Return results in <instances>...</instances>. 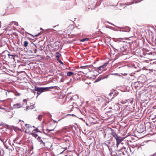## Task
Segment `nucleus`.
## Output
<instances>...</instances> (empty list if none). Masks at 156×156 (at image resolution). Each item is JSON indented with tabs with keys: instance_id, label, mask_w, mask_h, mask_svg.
<instances>
[{
	"instance_id": "obj_19",
	"label": "nucleus",
	"mask_w": 156,
	"mask_h": 156,
	"mask_svg": "<svg viewBox=\"0 0 156 156\" xmlns=\"http://www.w3.org/2000/svg\"><path fill=\"white\" fill-rule=\"evenodd\" d=\"M83 74H84V73H83V72L81 71L77 73V75H78L79 76H80V75H82Z\"/></svg>"
},
{
	"instance_id": "obj_34",
	"label": "nucleus",
	"mask_w": 156,
	"mask_h": 156,
	"mask_svg": "<svg viewBox=\"0 0 156 156\" xmlns=\"http://www.w3.org/2000/svg\"><path fill=\"white\" fill-rule=\"evenodd\" d=\"M87 67L86 66H80V68H85V67Z\"/></svg>"
},
{
	"instance_id": "obj_53",
	"label": "nucleus",
	"mask_w": 156,
	"mask_h": 156,
	"mask_svg": "<svg viewBox=\"0 0 156 156\" xmlns=\"http://www.w3.org/2000/svg\"><path fill=\"white\" fill-rule=\"evenodd\" d=\"M55 122H56V123H57V122H56L55 121Z\"/></svg>"
},
{
	"instance_id": "obj_20",
	"label": "nucleus",
	"mask_w": 156,
	"mask_h": 156,
	"mask_svg": "<svg viewBox=\"0 0 156 156\" xmlns=\"http://www.w3.org/2000/svg\"><path fill=\"white\" fill-rule=\"evenodd\" d=\"M28 44V42L27 41H25L24 42V46L25 47H26L27 46Z\"/></svg>"
},
{
	"instance_id": "obj_32",
	"label": "nucleus",
	"mask_w": 156,
	"mask_h": 156,
	"mask_svg": "<svg viewBox=\"0 0 156 156\" xmlns=\"http://www.w3.org/2000/svg\"><path fill=\"white\" fill-rule=\"evenodd\" d=\"M150 156H156V152Z\"/></svg>"
},
{
	"instance_id": "obj_52",
	"label": "nucleus",
	"mask_w": 156,
	"mask_h": 156,
	"mask_svg": "<svg viewBox=\"0 0 156 156\" xmlns=\"http://www.w3.org/2000/svg\"><path fill=\"white\" fill-rule=\"evenodd\" d=\"M55 31H59V30H55Z\"/></svg>"
},
{
	"instance_id": "obj_33",
	"label": "nucleus",
	"mask_w": 156,
	"mask_h": 156,
	"mask_svg": "<svg viewBox=\"0 0 156 156\" xmlns=\"http://www.w3.org/2000/svg\"><path fill=\"white\" fill-rule=\"evenodd\" d=\"M58 61L62 65L63 64V63L60 60H58Z\"/></svg>"
},
{
	"instance_id": "obj_22",
	"label": "nucleus",
	"mask_w": 156,
	"mask_h": 156,
	"mask_svg": "<svg viewBox=\"0 0 156 156\" xmlns=\"http://www.w3.org/2000/svg\"><path fill=\"white\" fill-rule=\"evenodd\" d=\"M28 126L27 127L26 129V130H27L28 129L30 128V127H31V128L32 127L31 126H29V125H28L27 124H25V126Z\"/></svg>"
},
{
	"instance_id": "obj_16",
	"label": "nucleus",
	"mask_w": 156,
	"mask_h": 156,
	"mask_svg": "<svg viewBox=\"0 0 156 156\" xmlns=\"http://www.w3.org/2000/svg\"><path fill=\"white\" fill-rule=\"evenodd\" d=\"M34 131H35L36 133H41V132L37 128H36L35 129H34L32 131V132H34Z\"/></svg>"
},
{
	"instance_id": "obj_35",
	"label": "nucleus",
	"mask_w": 156,
	"mask_h": 156,
	"mask_svg": "<svg viewBox=\"0 0 156 156\" xmlns=\"http://www.w3.org/2000/svg\"><path fill=\"white\" fill-rule=\"evenodd\" d=\"M112 94H113V92L110 93L109 94V95L111 96H112Z\"/></svg>"
},
{
	"instance_id": "obj_55",
	"label": "nucleus",
	"mask_w": 156,
	"mask_h": 156,
	"mask_svg": "<svg viewBox=\"0 0 156 156\" xmlns=\"http://www.w3.org/2000/svg\"><path fill=\"white\" fill-rule=\"evenodd\" d=\"M65 156H67V155H65Z\"/></svg>"
},
{
	"instance_id": "obj_26",
	"label": "nucleus",
	"mask_w": 156,
	"mask_h": 156,
	"mask_svg": "<svg viewBox=\"0 0 156 156\" xmlns=\"http://www.w3.org/2000/svg\"><path fill=\"white\" fill-rule=\"evenodd\" d=\"M88 40V38H84V39H82L81 40V41H82V42H84V41H87Z\"/></svg>"
},
{
	"instance_id": "obj_57",
	"label": "nucleus",
	"mask_w": 156,
	"mask_h": 156,
	"mask_svg": "<svg viewBox=\"0 0 156 156\" xmlns=\"http://www.w3.org/2000/svg\"><path fill=\"white\" fill-rule=\"evenodd\" d=\"M1 27V26H0V27Z\"/></svg>"
},
{
	"instance_id": "obj_43",
	"label": "nucleus",
	"mask_w": 156,
	"mask_h": 156,
	"mask_svg": "<svg viewBox=\"0 0 156 156\" xmlns=\"http://www.w3.org/2000/svg\"><path fill=\"white\" fill-rule=\"evenodd\" d=\"M64 151H63L62 152L60 153V154H62V153H63V152Z\"/></svg>"
},
{
	"instance_id": "obj_51",
	"label": "nucleus",
	"mask_w": 156,
	"mask_h": 156,
	"mask_svg": "<svg viewBox=\"0 0 156 156\" xmlns=\"http://www.w3.org/2000/svg\"><path fill=\"white\" fill-rule=\"evenodd\" d=\"M60 120H61V119H59V120H58V121H60Z\"/></svg>"
},
{
	"instance_id": "obj_8",
	"label": "nucleus",
	"mask_w": 156,
	"mask_h": 156,
	"mask_svg": "<svg viewBox=\"0 0 156 156\" xmlns=\"http://www.w3.org/2000/svg\"><path fill=\"white\" fill-rule=\"evenodd\" d=\"M37 140L40 142V144H42L43 145V146H45V142H44L41 139V138L40 137L38 136L37 138Z\"/></svg>"
},
{
	"instance_id": "obj_49",
	"label": "nucleus",
	"mask_w": 156,
	"mask_h": 156,
	"mask_svg": "<svg viewBox=\"0 0 156 156\" xmlns=\"http://www.w3.org/2000/svg\"><path fill=\"white\" fill-rule=\"evenodd\" d=\"M109 109H112V108H111V107H109Z\"/></svg>"
},
{
	"instance_id": "obj_13",
	"label": "nucleus",
	"mask_w": 156,
	"mask_h": 156,
	"mask_svg": "<svg viewBox=\"0 0 156 156\" xmlns=\"http://www.w3.org/2000/svg\"><path fill=\"white\" fill-rule=\"evenodd\" d=\"M74 74V73L71 72H67V75L68 76H71Z\"/></svg>"
},
{
	"instance_id": "obj_41",
	"label": "nucleus",
	"mask_w": 156,
	"mask_h": 156,
	"mask_svg": "<svg viewBox=\"0 0 156 156\" xmlns=\"http://www.w3.org/2000/svg\"><path fill=\"white\" fill-rule=\"evenodd\" d=\"M36 91H34V94H35L36 93Z\"/></svg>"
},
{
	"instance_id": "obj_44",
	"label": "nucleus",
	"mask_w": 156,
	"mask_h": 156,
	"mask_svg": "<svg viewBox=\"0 0 156 156\" xmlns=\"http://www.w3.org/2000/svg\"><path fill=\"white\" fill-rule=\"evenodd\" d=\"M104 144L106 146H108L107 144L106 143H105Z\"/></svg>"
},
{
	"instance_id": "obj_37",
	"label": "nucleus",
	"mask_w": 156,
	"mask_h": 156,
	"mask_svg": "<svg viewBox=\"0 0 156 156\" xmlns=\"http://www.w3.org/2000/svg\"><path fill=\"white\" fill-rule=\"evenodd\" d=\"M5 139H3V140H1V141H2V142H3V143H4V142H6V140L5 141Z\"/></svg>"
},
{
	"instance_id": "obj_42",
	"label": "nucleus",
	"mask_w": 156,
	"mask_h": 156,
	"mask_svg": "<svg viewBox=\"0 0 156 156\" xmlns=\"http://www.w3.org/2000/svg\"><path fill=\"white\" fill-rule=\"evenodd\" d=\"M60 76H62L63 74L62 73H60L59 74Z\"/></svg>"
},
{
	"instance_id": "obj_18",
	"label": "nucleus",
	"mask_w": 156,
	"mask_h": 156,
	"mask_svg": "<svg viewBox=\"0 0 156 156\" xmlns=\"http://www.w3.org/2000/svg\"><path fill=\"white\" fill-rule=\"evenodd\" d=\"M60 55H61L59 53L57 52L56 53V57L57 59L59 58Z\"/></svg>"
},
{
	"instance_id": "obj_39",
	"label": "nucleus",
	"mask_w": 156,
	"mask_h": 156,
	"mask_svg": "<svg viewBox=\"0 0 156 156\" xmlns=\"http://www.w3.org/2000/svg\"><path fill=\"white\" fill-rule=\"evenodd\" d=\"M34 50V53H36V52H37V49H36V48H35V49Z\"/></svg>"
},
{
	"instance_id": "obj_28",
	"label": "nucleus",
	"mask_w": 156,
	"mask_h": 156,
	"mask_svg": "<svg viewBox=\"0 0 156 156\" xmlns=\"http://www.w3.org/2000/svg\"><path fill=\"white\" fill-rule=\"evenodd\" d=\"M127 101L131 104H132L133 103V100H131L130 99H128L127 100Z\"/></svg>"
},
{
	"instance_id": "obj_12",
	"label": "nucleus",
	"mask_w": 156,
	"mask_h": 156,
	"mask_svg": "<svg viewBox=\"0 0 156 156\" xmlns=\"http://www.w3.org/2000/svg\"><path fill=\"white\" fill-rule=\"evenodd\" d=\"M123 29H124V31L129 32L130 30V28L128 27H123Z\"/></svg>"
},
{
	"instance_id": "obj_11",
	"label": "nucleus",
	"mask_w": 156,
	"mask_h": 156,
	"mask_svg": "<svg viewBox=\"0 0 156 156\" xmlns=\"http://www.w3.org/2000/svg\"><path fill=\"white\" fill-rule=\"evenodd\" d=\"M30 134L35 137V138L37 139V138L39 136L38 134H37L35 132H32L30 133Z\"/></svg>"
},
{
	"instance_id": "obj_38",
	"label": "nucleus",
	"mask_w": 156,
	"mask_h": 156,
	"mask_svg": "<svg viewBox=\"0 0 156 156\" xmlns=\"http://www.w3.org/2000/svg\"><path fill=\"white\" fill-rule=\"evenodd\" d=\"M118 154V153L117 152V153H115V154H113V155H114V156H117V155Z\"/></svg>"
},
{
	"instance_id": "obj_14",
	"label": "nucleus",
	"mask_w": 156,
	"mask_h": 156,
	"mask_svg": "<svg viewBox=\"0 0 156 156\" xmlns=\"http://www.w3.org/2000/svg\"><path fill=\"white\" fill-rule=\"evenodd\" d=\"M118 154L117 156H123L124 155V153L123 151L120 152H118Z\"/></svg>"
},
{
	"instance_id": "obj_1",
	"label": "nucleus",
	"mask_w": 156,
	"mask_h": 156,
	"mask_svg": "<svg viewBox=\"0 0 156 156\" xmlns=\"http://www.w3.org/2000/svg\"><path fill=\"white\" fill-rule=\"evenodd\" d=\"M53 88V87H35L34 89V90L36 91L37 94V97L40 95L44 91H47L50 89H52Z\"/></svg>"
},
{
	"instance_id": "obj_56",
	"label": "nucleus",
	"mask_w": 156,
	"mask_h": 156,
	"mask_svg": "<svg viewBox=\"0 0 156 156\" xmlns=\"http://www.w3.org/2000/svg\"><path fill=\"white\" fill-rule=\"evenodd\" d=\"M122 43H124V42H122Z\"/></svg>"
},
{
	"instance_id": "obj_40",
	"label": "nucleus",
	"mask_w": 156,
	"mask_h": 156,
	"mask_svg": "<svg viewBox=\"0 0 156 156\" xmlns=\"http://www.w3.org/2000/svg\"><path fill=\"white\" fill-rule=\"evenodd\" d=\"M23 101L24 102H26V104H27V101H26V99L23 100Z\"/></svg>"
},
{
	"instance_id": "obj_21",
	"label": "nucleus",
	"mask_w": 156,
	"mask_h": 156,
	"mask_svg": "<svg viewBox=\"0 0 156 156\" xmlns=\"http://www.w3.org/2000/svg\"><path fill=\"white\" fill-rule=\"evenodd\" d=\"M42 115H39L38 117V119L40 120V121H41L42 119Z\"/></svg>"
},
{
	"instance_id": "obj_48",
	"label": "nucleus",
	"mask_w": 156,
	"mask_h": 156,
	"mask_svg": "<svg viewBox=\"0 0 156 156\" xmlns=\"http://www.w3.org/2000/svg\"><path fill=\"white\" fill-rule=\"evenodd\" d=\"M124 38H121L122 40H123V39H124Z\"/></svg>"
},
{
	"instance_id": "obj_5",
	"label": "nucleus",
	"mask_w": 156,
	"mask_h": 156,
	"mask_svg": "<svg viewBox=\"0 0 156 156\" xmlns=\"http://www.w3.org/2000/svg\"><path fill=\"white\" fill-rule=\"evenodd\" d=\"M116 151L118 152H122V151H123L124 153V155L126 153L127 154L128 153V151H127V150H126V148L125 147H122L121 148V149L119 150H117Z\"/></svg>"
},
{
	"instance_id": "obj_10",
	"label": "nucleus",
	"mask_w": 156,
	"mask_h": 156,
	"mask_svg": "<svg viewBox=\"0 0 156 156\" xmlns=\"http://www.w3.org/2000/svg\"><path fill=\"white\" fill-rule=\"evenodd\" d=\"M13 106L14 108H19L22 107V105L19 103H17L14 105Z\"/></svg>"
},
{
	"instance_id": "obj_25",
	"label": "nucleus",
	"mask_w": 156,
	"mask_h": 156,
	"mask_svg": "<svg viewBox=\"0 0 156 156\" xmlns=\"http://www.w3.org/2000/svg\"><path fill=\"white\" fill-rule=\"evenodd\" d=\"M55 128H54L53 129H46V131L47 133H49L50 131H54V130Z\"/></svg>"
},
{
	"instance_id": "obj_29",
	"label": "nucleus",
	"mask_w": 156,
	"mask_h": 156,
	"mask_svg": "<svg viewBox=\"0 0 156 156\" xmlns=\"http://www.w3.org/2000/svg\"><path fill=\"white\" fill-rule=\"evenodd\" d=\"M5 94L6 95H7L8 94H9L10 93V92L8 90H7V91L5 90Z\"/></svg>"
},
{
	"instance_id": "obj_6",
	"label": "nucleus",
	"mask_w": 156,
	"mask_h": 156,
	"mask_svg": "<svg viewBox=\"0 0 156 156\" xmlns=\"http://www.w3.org/2000/svg\"><path fill=\"white\" fill-rule=\"evenodd\" d=\"M137 131L140 133H142L144 131L143 126L142 125L138 126L137 128Z\"/></svg>"
},
{
	"instance_id": "obj_4",
	"label": "nucleus",
	"mask_w": 156,
	"mask_h": 156,
	"mask_svg": "<svg viewBox=\"0 0 156 156\" xmlns=\"http://www.w3.org/2000/svg\"><path fill=\"white\" fill-rule=\"evenodd\" d=\"M124 138H122V137L119 136L116 140V146L117 147L119 144L123 140Z\"/></svg>"
},
{
	"instance_id": "obj_17",
	"label": "nucleus",
	"mask_w": 156,
	"mask_h": 156,
	"mask_svg": "<svg viewBox=\"0 0 156 156\" xmlns=\"http://www.w3.org/2000/svg\"><path fill=\"white\" fill-rule=\"evenodd\" d=\"M112 74H109L107 75L103 76H102L101 77V79H105V78H107L108 77V76H109V75H112Z\"/></svg>"
},
{
	"instance_id": "obj_50",
	"label": "nucleus",
	"mask_w": 156,
	"mask_h": 156,
	"mask_svg": "<svg viewBox=\"0 0 156 156\" xmlns=\"http://www.w3.org/2000/svg\"><path fill=\"white\" fill-rule=\"evenodd\" d=\"M108 144H110V142H108Z\"/></svg>"
},
{
	"instance_id": "obj_23",
	"label": "nucleus",
	"mask_w": 156,
	"mask_h": 156,
	"mask_svg": "<svg viewBox=\"0 0 156 156\" xmlns=\"http://www.w3.org/2000/svg\"><path fill=\"white\" fill-rule=\"evenodd\" d=\"M14 94L16 96H20V94L17 91L15 92Z\"/></svg>"
},
{
	"instance_id": "obj_45",
	"label": "nucleus",
	"mask_w": 156,
	"mask_h": 156,
	"mask_svg": "<svg viewBox=\"0 0 156 156\" xmlns=\"http://www.w3.org/2000/svg\"><path fill=\"white\" fill-rule=\"evenodd\" d=\"M64 148L66 150L67 149V148L66 147H65Z\"/></svg>"
},
{
	"instance_id": "obj_36",
	"label": "nucleus",
	"mask_w": 156,
	"mask_h": 156,
	"mask_svg": "<svg viewBox=\"0 0 156 156\" xmlns=\"http://www.w3.org/2000/svg\"><path fill=\"white\" fill-rule=\"evenodd\" d=\"M122 74L124 76L127 75L128 74L127 73H122Z\"/></svg>"
},
{
	"instance_id": "obj_24",
	"label": "nucleus",
	"mask_w": 156,
	"mask_h": 156,
	"mask_svg": "<svg viewBox=\"0 0 156 156\" xmlns=\"http://www.w3.org/2000/svg\"><path fill=\"white\" fill-rule=\"evenodd\" d=\"M102 79H101V77H99L97 78L95 80V82H97L100 81Z\"/></svg>"
},
{
	"instance_id": "obj_54",
	"label": "nucleus",
	"mask_w": 156,
	"mask_h": 156,
	"mask_svg": "<svg viewBox=\"0 0 156 156\" xmlns=\"http://www.w3.org/2000/svg\"><path fill=\"white\" fill-rule=\"evenodd\" d=\"M55 27V26H54L53 27Z\"/></svg>"
},
{
	"instance_id": "obj_3",
	"label": "nucleus",
	"mask_w": 156,
	"mask_h": 156,
	"mask_svg": "<svg viewBox=\"0 0 156 156\" xmlns=\"http://www.w3.org/2000/svg\"><path fill=\"white\" fill-rule=\"evenodd\" d=\"M109 62H106L104 63L103 65L99 66V67L97 68L96 69L98 71H101L108 64Z\"/></svg>"
},
{
	"instance_id": "obj_15",
	"label": "nucleus",
	"mask_w": 156,
	"mask_h": 156,
	"mask_svg": "<svg viewBox=\"0 0 156 156\" xmlns=\"http://www.w3.org/2000/svg\"><path fill=\"white\" fill-rule=\"evenodd\" d=\"M133 3H132V2H127V3H126L125 4H121V3H120L119 4V5H120L121 6H123L124 5H131L132 4H133Z\"/></svg>"
},
{
	"instance_id": "obj_7",
	"label": "nucleus",
	"mask_w": 156,
	"mask_h": 156,
	"mask_svg": "<svg viewBox=\"0 0 156 156\" xmlns=\"http://www.w3.org/2000/svg\"><path fill=\"white\" fill-rule=\"evenodd\" d=\"M4 53H5L7 56H8L9 58H12L13 57H15L16 56V55L12 54V55H10L9 54V52H8L7 51H5L3 53V54H4Z\"/></svg>"
},
{
	"instance_id": "obj_31",
	"label": "nucleus",
	"mask_w": 156,
	"mask_h": 156,
	"mask_svg": "<svg viewBox=\"0 0 156 156\" xmlns=\"http://www.w3.org/2000/svg\"><path fill=\"white\" fill-rule=\"evenodd\" d=\"M126 150H127V151H128V153L129 152V151H130V152H131V149L129 147H127V149H126Z\"/></svg>"
},
{
	"instance_id": "obj_46",
	"label": "nucleus",
	"mask_w": 156,
	"mask_h": 156,
	"mask_svg": "<svg viewBox=\"0 0 156 156\" xmlns=\"http://www.w3.org/2000/svg\"><path fill=\"white\" fill-rule=\"evenodd\" d=\"M122 29H123V30H122V31H124V29H123V28Z\"/></svg>"
},
{
	"instance_id": "obj_30",
	"label": "nucleus",
	"mask_w": 156,
	"mask_h": 156,
	"mask_svg": "<svg viewBox=\"0 0 156 156\" xmlns=\"http://www.w3.org/2000/svg\"><path fill=\"white\" fill-rule=\"evenodd\" d=\"M43 133H44L46 135H47L48 136H51V135L50 134H48L47 133H45L44 131H43Z\"/></svg>"
},
{
	"instance_id": "obj_47",
	"label": "nucleus",
	"mask_w": 156,
	"mask_h": 156,
	"mask_svg": "<svg viewBox=\"0 0 156 156\" xmlns=\"http://www.w3.org/2000/svg\"><path fill=\"white\" fill-rule=\"evenodd\" d=\"M32 127H33V128H35V126H32Z\"/></svg>"
},
{
	"instance_id": "obj_2",
	"label": "nucleus",
	"mask_w": 156,
	"mask_h": 156,
	"mask_svg": "<svg viewBox=\"0 0 156 156\" xmlns=\"http://www.w3.org/2000/svg\"><path fill=\"white\" fill-rule=\"evenodd\" d=\"M119 47V48L118 49V50L122 52L125 51L127 50V46L126 44H120Z\"/></svg>"
},
{
	"instance_id": "obj_9",
	"label": "nucleus",
	"mask_w": 156,
	"mask_h": 156,
	"mask_svg": "<svg viewBox=\"0 0 156 156\" xmlns=\"http://www.w3.org/2000/svg\"><path fill=\"white\" fill-rule=\"evenodd\" d=\"M111 134L114 137L115 140H116L119 136H118L116 133L113 130H112Z\"/></svg>"
},
{
	"instance_id": "obj_27",
	"label": "nucleus",
	"mask_w": 156,
	"mask_h": 156,
	"mask_svg": "<svg viewBox=\"0 0 156 156\" xmlns=\"http://www.w3.org/2000/svg\"><path fill=\"white\" fill-rule=\"evenodd\" d=\"M27 33V34H28L30 35H31V36H33V37L38 36L40 35V33H38V34H37V35H34V36H33V35H32L31 34H30V33Z\"/></svg>"
}]
</instances>
